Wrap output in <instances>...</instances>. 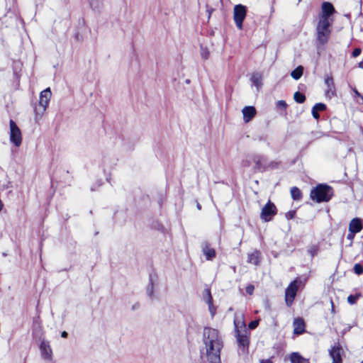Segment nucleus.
Returning a JSON list of instances; mask_svg holds the SVG:
<instances>
[{
	"mask_svg": "<svg viewBox=\"0 0 363 363\" xmlns=\"http://www.w3.org/2000/svg\"><path fill=\"white\" fill-rule=\"evenodd\" d=\"M279 164H280V162L272 161L267 165H266V167H267V169L268 168L277 169L279 167Z\"/></svg>",
	"mask_w": 363,
	"mask_h": 363,
	"instance_id": "473e14b6",
	"label": "nucleus"
},
{
	"mask_svg": "<svg viewBox=\"0 0 363 363\" xmlns=\"http://www.w3.org/2000/svg\"><path fill=\"white\" fill-rule=\"evenodd\" d=\"M247 9L246 7L241 4L235 5L233 11V20L237 28L239 30L243 28V21L246 17Z\"/></svg>",
	"mask_w": 363,
	"mask_h": 363,
	"instance_id": "6e6552de",
	"label": "nucleus"
},
{
	"mask_svg": "<svg viewBox=\"0 0 363 363\" xmlns=\"http://www.w3.org/2000/svg\"><path fill=\"white\" fill-rule=\"evenodd\" d=\"M252 162L250 160V155L246 160L242 161V166L244 167H249L252 164Z\"/></svg>",
	"mask_w": 363,
	"mask_h": 363,
	"instance_id": "72a5a7b5",
	"label": "nucleus"
},
{
	"mask_svg": "<svg viewBox=\"0 0 363 363\" xmlns=\"http://www.w3.org/2000/svg\"><path fill=\"white\" fill-rule=\"evenodd\" d=\"M307 251H308V253L313 258L318 254V252L320 251V247L318 244L317 245H311L308 247Z\"/></svg>",
	"mask_w": 363,
	"mask_h": 363,
	"instance_id": "393cba45",
	"label": "nucleus"
},
{
	"mask_svg": "<svg viewBox=\"0 0 363 363\" xmlns=\"http://www.w3.org/2000/svg\"><path fill=\"white\" fill-rule=\"evenodd\" d=\"M260 363H274L272 359H262Z\"/></svg>",
	"mask_w": 363,
	"mask_h": 363,
	"instance_id": "a19ab883",
	"label": "nucleus"
},
{
	"mask_svg": "<svg viewBox=\"0 0 363 363\" xmlns=\"http://www.w3.org/2000/svg\"><path fill=\"white\" fill-rule=\"evenodd\" d=\"M203 296L206 300H209L210 296H212L211 289L209 288H206L203 291Z\"/></svg>",
	"mask_w": 363,
	"mask_h": 363,
	"instance_id": "e433bc0d",
	"label": "nucleus"
},
{
	"mask_svg": "<svg viewBox=\"0 0 363 363\" xmlns=\"http://www.w3.org/2000/svg\"><path fill=\"white\" fill-rule=\"evenodd\" d=\"M330 305H331L330 312L333 315H335L336 313V311H335L334 302L332 298H330Z\"/></svg>",
	"mask_w": 363,
	"mask_h": 363,
	"instance_id": "ea45409f",
	"label": "nucleus"
},
{
	"mask_svg": "<svg viewBox=\"0 0 363 363\" xmlns=\"http://www.w3.org/2000/svg\"><path fill=\"white\" fill-rule=\"evenodd\" d=\"M333 22V20L331 21L318 20L316 26V40L319 45H325L328 43L331 35Z\"/></svg>",
	"mask_w": 363,
	"mask_h": 363,
	"instance_id": "39448f33",
	"label": "nucleus"
},
{
	"mask_svg": "<svg viewBox=\"0 0 363 363\" xmlns=\"http://www.w3.org/2000/svg\"><path fill=\"white\" fill-rule=\"evenodd\" d=\"M211 17V11H209V15H208V18Z\"/></svg>",
	"mask_w": 363,
	"mask_h": 363,
	"instance_id": "c03bdc74",
	"label": "nucleus"
},
{
	"mask_svg": "<svg viewBox=\"0 0 363 363\" xmlns=\"http://www.w3.org/2000/svg\"><path fill=\"white\" fill-rule=\"evenodd\" d=\"M10 141L13 143L16 147L21 146L22 143V134L20 128L18 127L15 121L13 120H10Z\"/></svg>",
	"mask_w": 363,
	"mask_h": 363,
	"instance_id": "1a4fd4ad",
	"label": "nucleus"
},
{
	"mask_svg": "<svg viewBox=\"0 0 363 363\" xmlns=\"http://www.w3.org/2000/svg\"><path fill=\"white\" fill-rule=\"evenodd\" d=\"M290 360L291 363H309L308 359L303 358L298 352H292L290 354Z\"/></svg>",
	"mask_w": 363,
	"mask_h": 363,
	"instance_id": "412c9836",
	"label": "nucleus"
},
{
	"mask_svg": "<svg viewBox=\"0 0 363 363\" xmlns=\"http://www.w3.org/2000/svg\"><path fill=\"white\" fill-rule=\"evenodd\" d=\"M296 216V210H290L285 213V217L288 220L294 219Z\"/></svg>",
	"mask_w": 363,
	"mask_h": 363,
	"instance_id": "2f4dec72",
	"label": "nucleus"
},
{
	"mask_svg": "<svg viewBox=\"0 0 363 363\" xmlns=\"http://www.w3.org/2000/svg\"><path fill=\"white\" fill-rule=\"evenodd\" d=\"M206 303L208 306L209 311L212 316H213L216 311V308L213 305V296H210L209 300H206Z\"/></svg>",
	"mask_w": 363,
	"mask_h": 363,
	"instance_id": "c85d7f7f",
	"label": "nucleus"
},
{
	"mask_svg": "<svg viewBox=\"0 0 363 363\" xmlns=\"http://www.w3.org/2000/svg\"><path fill=\"white\" fill-rule=\"evenodd\" d=\"M324 82L327 86L325 91V95L328 97H333L336 96V88L334 82V79L331 73L325 75Z\"/></svg>",
	"mask_w": 363,
	"mask_h": 363,
	"instance_id": "f8f14e48",
	"label": "nucleus"
},
{
	"mask_svg": "<svg viewBox=\"0 0 363 363\" xmlns=\"http://www.w3.org/2000/svg\"><path fill=\"white\" fill-rule=\"evenodd\" d=\"M250 160L255 164L253 167L254 172H264L267 170L266 165L264 164L265 158L260 155H250Z\"/></svg>",
	"mask_w": 363,
	"mask_h": 363,
	"instance_id": "ddd939ff",
	"label": "nucleus"
},
{
	"mask_svg": "<svg viewBox=\"0 0 363 363\" xmlns=\"http://www.w3.org/2000/svg\"><path fill=\"white\" fill-rule=\"evenodd\" d=\"M277 212L276 205L271 200H269L261 210L260 218L264 222L272 221Z\"/></svg>",
	"mask_w": 363,
	"mask_h": 363,
	"instance_id": "0eeeda50",
	"label": "nucleus"
},
{
	"mask_svg": "<svg viewBox=\"0 0 363 363\" xmlns=\"http://www.w3.org/2000/svg\"><path fill=\"white\" fill-rule=\"evenodd\" d=\"M51 96L52 92L50 88H47L40 92L39 101L33 106L35 121L41 119L49 106Z\"/></svg>",
	"mask_w": 363,
	"mask_h": 363,
	"instance_id": "20e7f679",
	"label": "nucleus"
},
{
	"mask_svg": "<svg viewBox=\"0 0 363 363\" xmlns=\"http://www.w3.org/2000/svg\"><path fill=\"white\" fill-rule=\"evenodd\" d=\"M41 355L46 360H51L52 357V351L50 345V342L43 340L40 345Z\"/></svg>",
	"mask_w": 363,
	"mask_h": 363,
	"instance_id": "2eb2a0df",
	"label": "nucleus"
},
{
	"mask_svg": "<svg viewBox=\"0 0 363 363\" xmlns=\"http://www.w3.org/2000/svg\"><path fill=\"white\" fill-rule=\"evenodd\" d=\"M303 73V66L299 65L291 72V76L294 79L298 80L302 77Z\"/></svg>",
	"mask_w": 363,
	"mask_h": 363,
	"instance_id": "5701e85b",
	"label": "nucleus"
},
{
	"mask_svg": "<svg viewBox=\"0 0 363 363\" xmlns=\"http://www.w3.org/2000/svg\"><path fill=\"white\" fill-rule=\"evenodd\" d=\"M293 325L294 335H300L306 332V323L303 318L297 317L294 318Z\"/></svg>",
	"mask_w": 363,
	"mask_h": 363,
	"instance_id": "4468645a",
	"label": "nucleus"
},
{
	"mask_svg": "<svg viewBox=\"0 0 363 363\" xmlns=\"http://www.w3.org/2000/svg\"><path fill=\"white\" fill-rule=\"evenodd\" d=\"M294 99L298 104H303L306 101V96L299 91H296L294 94Z\"/></svg>",
	"mask_w": 363,
	"mask_h": 363,
	"instance_id": "cd10ccee",
	"label": "nucleus"
},
{
	"mask_svg": "<svg viewBox=\"0 0 363 363\" xmlns=\"http://www.w3.org/2000/svg\"><path fill=\"white\" fill-rule=\"evenodd\" d=\"M258 325H259L258 320H252L251 322L249 323L248 328L250 330H254L258 326Z\"/></svg>",
	"mask_w": 363,
	"mask_h": 363,
	"instance_id": "c9c22d12",
	"label": "nucleus"
},
{
	"mask_svg": "<svg viewBox=\"0 0 363 363\" xmlns=\"http://www.w3.org/2000/svg\"><path fill=\"white\" fill-rule=\"evenodd\" d=\"M257 113V111L254 106H245L242 109L243 120L245 123L250 122Z\"/></svg>",
	"mask_w": 363,
	"mask_h": 363,
	"instance_id": "a211bd4d",
	"label": "nucleus"
},
{
	"mask_svg": "<svg viewBox=\"0 0 363 363\" xmlns=\"http://www.w3.org/2000/svg\"><path fill=\"white\" fill-rule=\"evenodd\" d=\"M203 252L207 260H211L216 257V250L208 244H206L203 248Z\"/></svg>",
	"mask_w": 363,
	"mask_h": 363,
	"instance_id": "aec40b11",
	"label": "nucleus"
},
{
	"mask_svg": "<svg viewBox=\"0 0 363 363\" xmlns=\"http://www.w3.org/2000/svg\"><path fill=\"white\" fill-rule=\"evenodd\" d=\"M356 233H352L350 232L347 235V239H352Z\"/></svg>",
	"mask_w": 363,
	"mask_h": 363,
	"instance_id": "79ce46f5",
	"label": "nucleus"
},
{
	"mask_svg": "<svg viewBox=\"0 0 363 363\" xmlns=\"http://www.w3.org/2000/svg\"><path fill=\"white\" fill-rule=\"evenodd\" d=\"M361 363H363V361Z\"/></svg>",
	"mask_w": 363,
	"mask_h": 363,
	"instance_id": "a18cd8bd",
	"label": "nucleus"
},
{
	"mask_svg": "<svg viewBox=\"0 0 363 363\" xmlns=\"http://www.w3.org/2000/svg\"><path fill=\"white\" fill-rule=\"evenodd\" d=\"M203 340L209 363H220V351L223 347V342L218 330L211 327H205Z\"/></svg>",
	"mask_w": 363,
	"mask_h": 363,
	"instance_id": "f257e3e1",
	"label": "nucleus"
},
{
	"mask_svg": "<svg viewBox=\"0 0 363 363\" xmlns=\"http://www.w3.org/2000/svg\"><path fill=\"white\" fill-rule=\"evenodd\" d=\"M362 297V294L360 292L359 293H357L356 294L353 295V294H350V296H348L347 297V302L350 304V305H354L357 303V300Z\"/></svg>",
	"mask_w": 363,
	"mask_h": 363,
	"instance_id": "bb28decb",
	"label": "nucleus"
},
{
	"mask_svg": "<svg viewBox=\"0 0 363 363\" xmlns=\"http://www.w3.org/2000/svg\"><path fill=\"white\" fill-rule=\"evenodd\" d=\"M363 229L362 220L359 218L352 219L349 223V231L352 233H358Z\"/></svg>",
	"mask_w": 363,
	"mask_h": 363,
	"instance_id": "dca6fc26",
	"label": "nucleus"
},
{
	"mask_svg": "<svg viewBox=\"0 0 363 363\" xmlns=\"http://www.w3.org/2000/svg\"><path fill=\"white\" fill-rule=\"evenodd\" d=\"M61 336H62V337H63V338H67V336H68V333H67L66 331H63V332H62V333H61Z\"/></svg>",
	"mask_w": 363,
	"mask_h": 363,
	"instance_id": "37998d69",
	"label": "nucleus"
},
{
	"mask_svg": "<svg viewBox=\"0 0 363 363\" xmlns=\"http://www.w3.org/2000/svg\"><path fill=\"white\" fill-rule=\"evenodd\" d=\"M234 333L238 349L242 352H247L250 342V332L247 329L243 318L234 319Z\"/></svg>",
	"mask_w": 363,
	"mask_h": 363,
	"instance_id": "f03ea898",
	"label": "nucleus"
},
{
	"mask_svg": "<svg viewBox=\"0 0 363 363\" xmlns=\"http://www.w3.org/2000/svg\"><path fill=\"white\" fill-rule=\"evenodd\" d=\"M362 52V49L359 48H356L353 50L352 52V57H358Z\"/></svg>",
	"mask_w": 363,
	"mask_h": 363,
	"instance_id": "4c0bfd02",
	"label": "nucleus"
},
{
	"mask_svg": "<svg viewBox=\"0 0 363 363\" xmlns=\"http://www.w3.org/2000/svg\"><path fill=\"white\" fill-rule=\"evenodd\" d=\"M326 108H327V106L323 103H318V104H315L313 106L312 110H311V113H312L313 117L315 119L318 120L320 118L319 111H324L326 110Z\"/></svg>",
	"mask_w": 363,
	"mask_h": 363,
	"instance_id": "6ab92c4d",
	"label": "nucleus"
},
{
	"mask_svg": "<svg viewBox=\"0 0 363 363\" xmlns=\"http://www.w3.org/2000/svg\"><path fill=\"white\" fill-rule=\"evenodd\" d=\"M333 196V189L325 184H319L310 192V199L316 203L328 202Z\"/></svg>",
	"mask_w": 363,
	"mask_h": 363,
	"instance_id": "7ed1b4c3",
	"label": "nucleus"
},
{
	"mask_svg": "<svg viewBox=\"0 0 363 363\" xmlns=\"http://www.w3.org/2000/svg\"><path fill=\"white\" fill-rule=\"evenodd\" d=\"M336 12L333 5L330 2L324 1L321 5V13L319 16V20L331 21L330 17Z\"/></svg>",
	"mask_w": 363,
	"mask_h": 363,
	"instance_id": "9d476101",
	"label": "nucleus"
},
{
	"mask_svg": "<svg viewBox=\"0 0 363 363\" xmlns=\"http://www.w3.org/2000/svg\"><path fill=\"white\" fill-rule=\"evenodd\" d=\"M300 283L301 281L296 278L286 287L285 290V303L287 306L291 307L292 306L296 296Z\"/></svg>",
	"mask_w": 363,
	"mask_h": 363,
	"instance_id": "423d86ee",
	"label": "nucleus"
},
{
	"mask_svg": "<svg viewBox=\"0 0 363 363\" xmlns=\"http://www.w3.org/2000/svg\"><path fill=\"white\" fill-rule=\"evenodd\" d=\"M343 352L340 342H335L329 350V354L333 359L332 363H342V353Z\"/></svg>",
	"mask_w": 363,
	"mask_h": 363,
	"instance_id": "9b49d317",
	"label": "nucleus"
},
{
	"mask_svg": "<svg viewBox=\"0 0 363 363\" xmlns=\"http://www.w3.org/2000/svg\"><path fill=\"white\" fill-rule=\"evenodd\" d=\"M246 293L249 295H252L255 291V286L253 284H248L245 288Z\"/></svg>",
	"mask_w": 363,
	"mask_h": 363,
	"instance_id": "f704fd0d",
	"label": "nucleus"
},
{
	"mask_svg": "<svg viewBox=\"0 0 363 363\" xmlns=\"http://www.w3.org/2000/svg\"><path fill=\"white\" fill-rule=\"evenodd\" d=\"M287 104L285 101L284 100H279L277 102V107L283 110V111H286V108H287Z\"/></svg>",
	"mask_w": 363,
	"mask_h": 363,
	"instance_id": "7c9ffc66",
	"label": "nucleus"
},
{
	"mask_svg": "<svg viewBox=\"0 0 363 363\" xmlns=\"http://www.w3.org/2000/svg\"><path fill=\"white\" fill-rule=\"evenodd\" d=\"M262 75L259 73H253L251 77V81L254 85L259 87L262 85Z\"/></svg>",
	"mask_w": 363,
	"mask_h": 363,
	"instance_id": "b1692460",
	"label": "nucleus"
},
{
	"mask_svg": "<svg viewBox=\"0 0 363 363\" xmlns=\"http://www.w3.org/2000/svg\"><path fill=\"white\" fill-rule=\"evenodd\" d=\"M354 272L357 274L360 275L363 274V267L359 263H356L353 268Z\"/></svg>",
	"mask_w": 363,
	"mask_h": 363,
	"instance_id": "c756f323",
	"label": "nucleus"
},
{
	"mask_svg": "<svg viewBox=\"0 0 363 363\" xmlns=\"http://www.w3.org/2000/svg\"><path fill=\"white\" fill-rule=\"evenodd\" d=\"M202 58L207 60L209 57L210 53L207 50H203L201 53Z\"/></svg>",
	"mask_w": 363,
	"mask_h": 363,
	"instance_id": "58836bf2",
	"label": "nucleus"
},
{
	"mask_svg": "<svg viewBox=\"0 0 363 363\" xmlns=\"http://www.w3.org/2000/svg\"><path fill=\"white\" fill-rule=\"evenodd\" d=\"M291 196L294 201H300L303 197V194L299 188L297 186H293L290 190Z\"/></svg>",
	"mask_w": 363,
	"mask_h": 363,
	"instance_id": "4be33fe9",
	"label": "nucleus"
},
{
	"mask_svg": "<svg viewBox=\"0 0 363 363\" xmlns=\"http://www.w3.org/2000/svg\"><path fill=\"white\" fill-rule=\"evenodd\" d=\"M33 328L34 331L42 330L43 326L40 316H37L33 318Z\"/></svg>",
	"mask_w": 363,
	"mask_h": 363,
	"instance_id": "a878e982",
	"label": "nucleus"
},
{
	"mask_svg": "<svg viewBox=\"0 0 363 363\" xmlns=\"http://www.w3.org/2000/svg\"><path fill=\"white\" fill-rule=\"evenodd\" d=\"M261 259L260 251L255 250L252 252L247 254V262L257 266L260 264Z\"/></svg>",
	"mask_w": 363,
	"mask_h": 363,
	"instance_id": "f3484780",
	"label": "nucleus"
}]
</instances>
